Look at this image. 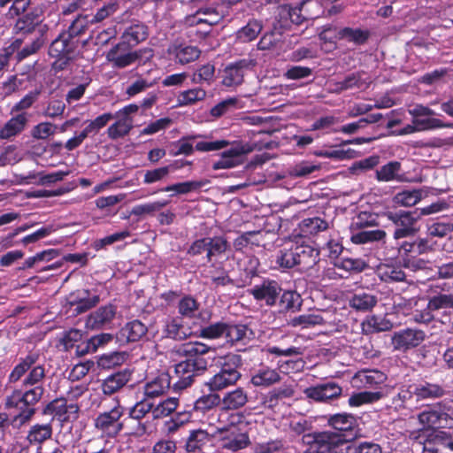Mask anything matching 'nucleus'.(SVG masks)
I'll return each instance as SVG.
<instances>
[{"label": "nucleus", "instance_id": "obj_24", "mask_svg": "<svg viewBox=\"0 0 453 453\" xmlns=\"http://www.w3.org/2000/svg\"><path fill=\"white\" fill-rule=\"evenodd\" d=\"M297 267L300 271L312 268L319 261V251L309 244L295 243Z\"/></svg>", "mask_w": 453, "mask_h": 453}, {"label": "nucleus", "instance_id": "obj_49", "mask_svg": "<svg viewBox=\"0 0 453 453\" xmlns=\"http://www.w3.org/2000/svg\"><path fill=\"white\" fill-rule=\"evenodd\" d=\"M52 435V426L50 424H35L28 431L27 440L31 445L42 444L50 439Z\"/></svg>", "mask_w": 453, "mask_h": 453}, {"label": "nucleus", "instance_id": "obj_23", "mask_svg": "<svg viewBox=\"0 0 453 453\" xmlns=\"http://www.w3.org/2000/svg\"><path fill=\"white\" fill-rule=\"evenodd\" d=\"M413 384L403 385L398 393L392 397L391 407L395 411L411 410L418 403Z\"/></svg>", "mask_w": 453, "mask_h": 453}, {"label": "nucleus", "instance_id": "obj_47", "mask_svg": "<svg viewBox=\"0 0 453 453\" xmlns=\"http://www.w3.org/2000/svg\"><path fill=\"white\" fill-rule=\"evenodd\" d=\"M118 120L112 123L106 130L108 137L118 140L127 135L133 129V119L117 117Z\"/></svg>", "mask_w": 453, "mask_h": 453}, {"label": "nucleus", "instance_id": "obj_38", "mask_svg": "<svg viewBox=\"0 0 453 453\" xmlns=\"http://www.w3.org/2000/svg\"><path fill=\"white\" fill-rule=\"evenodd\" d=\"M148 36V27L143 23L138 22L127 27L120 38L126 41L127 44L135 47L147 40Z\"/></svg>", "mask_w": 453, "mask_h": 453}, {"label": "nucleus", "instance_id": "obj_2", "mask_svg": "<svg viewBox=\"0 0 453 453\" xmlns=\"http://www.w3.org/2000/svg\"><path fill=\"white\" fill-rule=\"evenodd\" d=\"M214 351L215 348L198 341L180 344L176 353L183 359L174 365L176 380L173 382V390L181 391L191 387L196 379L207 371L205 355Z\"/></svg>", "mask_w": 453, "mask_h": 453}, {"label": "nucleus", "instance_id": "obj_16", "mask_svg": "<svg viewBox=\"0 0 453 453\" xmlns=\"http://www.w3.org/2000/svg\"><path fill=\"white\" fill-rule=\"evenodd\" d=\"M80 407L77 403L67 404L64 397L50 401L42 410L44 415H53L62 422L75 421L79 418Z\"/></svg>", "mask_w": 453, "mask_h": 453}, {"label": "nucleus", "instance_id": "obj_13", "mask_svg": "<svg viewBox=\"0 0 453 453\" xmlns=\"http://www.w3.org/2000/svg\"><path fill=\"white\" fill-rule=\"evenodd\" d=\"M282 292L280 284L273 279H264L260 284L248 289V293L257 302H264L266 306L273 307L277 304L279 296Z\"/></svg>", "mask_w": 453, "mask_h": 453}, {"label": "nucleus", "instance_id": "obj_18", "mask_svg": "<svg viewBox=\"0 0 453 453\" xmlns=\"http://www.w3.org/2000/svg\"><path fill=\"white\" fill-rule=\"evenodd\" d=\"M426 338L422 330L406 328L394 334L392 343L398 350H407L418 346Z\"/></svg>", "mask_w": 453, "mask_h": 453}, {"label": "nucleus", "instance_id": "obj_46", "mask_svg": "<svg viewBox=\"0 0 453 453\" xmlns=\"http://www.w3.org/2000/svg\"><path fill=\"white\" fill-rule=\"evenodd\" d=\"M209 183L208 180H188L184 182L168 185L161 189L164 192H174L175 195H186L193 191H198L200 188Z\"/></svg>", "mask_w": 453, "mask_h": 453}, {"label": "nucleus", "instance_id": "obj_48", "mask_svg": "<svg viewBox=\"0 0 453 453\" xmlns=\"http://www.w3.org/2000/svg\"><path fill=\"white\" fill-rule=\"evenodd\" d=\"M200 308V303L191 295L182 296L177 304L178 313L181 319H193Z\"/></svg>", "mask_w": 453, "mask_h": 453}, {"label": "nucleus", "instance_id": "obj_43", "mask_svg": "<svg viewBox=\"0 0 453 453\" xmlns=\"http://www.w3.org/2000/svg\"><path fill=\"white\" fill-rule=\"evenodd\" d=\"M299 228L303 236L311 237L326 231L328 228V223L319 217L308 218L299 224Z\"/></svg>", "mask_w": 453, "mask_h": 453}, {"label": "nucleus", "instance_id": "obj_9", "mask_svg": "<svg viewBox=\"0 0 453 453\" xmlns=\"http://www.w3.org/2000/svg\"><path fill=\"white\" fill-rule=\"evenodd\" d=\"M418 420L423 429L429 432L450 427L453 423L446 406L441 403L427 406L418 415Z\"/></svg>", "mask_w": 453, "mask_h": 453}, {"label": "nucleus", "instance_id": "obj_52", "mask_svg": "<svg viewBox=\"0 0 453 453\" xmlns=\"http://www.w3.org/2000/svg\"><path fill=\"white\" fill-rule=\"evenodd\" d=\"M165 336L175 341H182L188 337L184 331L182 319L180 317L172 318L167 320L164 328Z\"/></svg>", "mask_w": 453, "mask_h": 453}, {"label": "nucleus", "instance_id": "obj_1", "mask_svg": "<svg viewBox=\"0 0 453 453\" xmlns=\"http://www.w3.org/2000/svg\"><path fill=\"white\" fill-rule=\"evenodd\" d=\"M326 424L334 431L313 432L303 436L305 449L302 453H335L357 437V418L348 412L325 416Z\"/></svg>", "mask_w": 453, "mask_h": 453}, {"label": "nucleus", "instance_id": "obj_3", "mask_svg": "<svg viewBox=\"0 0 453 453\" xmlns=\"http://www.w3.org/2000/svg\"><path fill=\"white\" fill-rule=\"evenodd\" d=\"M252 424L242 412L231 414L228 424L217 430L220 447L232 452L248 448L251 444L250 432Z\"/></svg>", "mask_w": 453, "mask_h": 453}, {"label": "nucleus", "instance_id": "obj_64", "mask_svg": "<svg viewBox=\"0 0 453 453\" xmlns=\"http://www.w3.org/2000/svg\"><path fill=\"white\" fill-rule=\"evenodd\" d=\"M453 232V223L448 221H435L427 226V235L431 237L443 238Z\"/></svg>", "mask_w": 453, "mask_h": 453}, {"label": "nucleus", "instance_id": "obj_12", "mask_svg": "<svg viewBox=\"0 0 453 453\" xmlns=\"http://www.w3.org/2000/svg\"><path fill=\"white\" fill-rule=\"evenodd\" d=\"M153 55L152 49L142 48L122 55H117L116 50L108 51L106 59L113 67L123 69L135 63H138V65H144L153 58Z\"/></svg>", "mask_w": 453, "mask_h": 453}, {"label": "nucleus", "instance_id": "obj_10", "mask_svg": "<svg viewBox=\"0 0 453 453\" xmlns=\"http://www.w3.org/2000/svg\"><path fill=\"white\" fill-rule=\"evenodd\" d=\"M387 219L395 226L393 238L395 241L414 237L418 228L416 226L417 219L411 211H398L385 212Z\"/></svg>", "mask_w": 453, "mask_h": 453}, {"label": "nucleus", "instance_id": "obj_58", "mask_svg": "<svg viewBox=\"0 0 453 453\" xmlns=\"http://www.w3.org/2000/svg\"><path fill=\"white\" fill-rule=\"evenodd\" d=\"M227 323L218 321L205 326H202L199 330V336L203 339L216 340L223 335L226 337Z\"/></svg>", "mask_w": 453, "mask_h": 453}, {"label": "nucleus", "instance_id": "obj_39", "mask_svg": "<svg viewBox=\"0 0 453 453\" xmlns=\"http://www.w3.org/2000/svg\"><path fill=\"white\" fill-rule=\"evenodd\" d=\"M428 309L433 311L453 309V294L431 289L427 294Z\"/></svg>", "mask_w": 453, "mask_h": 453}, {"label": "nucleus", "instance_id": "obj_61", "mask_svg": "<svg viewBox=\"0 0 453 453\" xmlns=\"http://www.w3.org/2000/svg\"><path fill=\"white\" fill-rule=\"evenodd\" d=\"M42 90L35 88L26 94L19 102H17L11 109V114L27 112L34 104L38 100Z\"/></svg>", "mask_w": 453, "mask_h": 453}, {"label": "nucleus", "instance_id": "obj_22", "mask_svg": "<svg viewBox=\"0 0 453 453\" xmlns=\"http://www.w3.org/2000/svg\"><path fill=\"white\" fill-rule=\"evenodd\" d=\"M369 29L361 27H344L334 29V38L338 41H345L356 46L365 44L371 37Z\"/></svg>", "mask_w": 453, "mask_h": 453}, {"label": "nucleus", "instance_id": "obj_20", "mask_svg": "<svg viewBox=\"0 0 453 453\" xmlns=\"http://www.w3.org/2000/svg\"><path fill=\"white\" fill-rule=\"evenodd\" d=\"M341 386L335 382H327L315 387H310L305 390L307 397L317 402H326L338 398L342 395Z\"/></svg>", "mask_w": 453, "mask_h": 453}, {"label": "nucleus", "instance_id": "obj_36", "mask_svg": "<svg viewBox=\"0 0 453 453\" xmlns=\"http://www.w3.org/2000/svg\"><path fill=\"white\" fill-rule=\"evenodd\" d=\"M248 401V392L243 388L238 387L224 395L222 404L226 410L235 411L245 406Z\"/></svg>", "mask_w": 453, "mask_h": 453}, {"label": "nucleus", "instance_id": "obj_21", "mask_svg": "<svg viewBox=\"0 0 453 453\" xmlns=\"http://www.w3.org/2000/svg\"><path fill=\"white\" fill-rule=\"evenodd\" d=\"M132 379V372L128 369L114 372L103 380L101 389L104 395L111 396L123 388Z\"/></svg>", "mask_w": 453, "mask_h": 453}, {"label": "nucleus", "instance_id": "obj_28", "mask_svg": "<svg viewBox=\"0 0 453 453\" xmlns=\"http://www.w3.org/2000/svg\"><path fill=\"white\" fill-rule=\"evenodd\" d=\"M375 178L379 182L405 180L404 174L402 173V164L398 161H389L376 170Z\"/></svg>", "mask_w": 453, "mask_h": 453}, {"label": "nucleus", "instance_id": "obj_45", "mask_svg": "<svg viewBox=\"0 0 453 453\" xmlns=\"http://www.w3.org/2000/svg\"><path fill=\"white\" fill-rule=\"evenodd\" d=\"M387 379L384 372L378 370H366L358 372L355 380H357L365 388H373L382 384Z\"/></svg>", "mask_w": 453, "mask_h": 453}, {"label": "nucleus", "instance_id": "obj_42", "mask_svg": "<svg viewBox=\"0 0 453 453\" xmlns=\"http://www.w3.org/2000/svg\"><path fill=\"white\" fill-rule=\"evenodd\" d=\"M377 273L380 279L384 282H401L406 279V274L400 265L381 264Z\"/></svg>", "mask_w": 453, "mask_h": 453}, {"label": "nucleus", "instance_id": "obj_14", "mask_svg": "<svg viewBox=\"0 0 453 453\" xmlns=\"http://www.w3.org/2000/svg\"><path fill=\"white\" fill-rule=\"evenodd\" d=\"M166 51L169 59L180 65H186L196 61L202 54V50L197 46L180 41L173 42Z\"/></svg>", "mask_w": 453, "mask_h": 453}, {"label": "nucleus", "instance_id": "obj_31", "mask_svg": "<svg viewBox=\"0 0 453 453\" xmlns=\"http://www.w3.org/2000/svg\"><path fill=\"white\" fill-rule=\"evenodd\" d=\"M412 384L418 403L423 400L440 398L446 394L445 388L438 383L421 381Z\"/></svg>", "mask_w": 453, "mask_h": 453}, {"label": "nucleus", "instance_id": "obj_63", "mask_svg": "<svg viewBox=\"0 0 453 453\" xmlns=\"http://www.w3.org/2000/svg\"><path fill=\"white\" fill-rule=\"evenodd\" d=\"M82 335L81 330L71 328L63 333L62 336L58 339V346H62L64 351H69L75 346V343L81 341Z\"/></svg>", "mask_w": 453, "mask_h": 453}, {"label": "nucleus", "instance_id": "obj_34", "mask_svg": "<svg viewBox=\"0 0 453 453\" xmlns=\"http://www.w3.org/2000/svg\"><path fill=\"white\" fill-rule=\"evenodd\" d=\"M277 304L280 312H296L300 311L303 299L296 290H283L280 293Z\"/></svg>", "mask_w": 453, "mask_h": 453}, {"label": "nucleus", "instance_id": "obj_33", "mask_svg": "<svg viewBox=\"0 0 453 453\" xmlns=\"http://www.w3.org/2000/svg\"><path fill=\"white\" fill-rule=\"evenodd\" d=\"M70 173L69 171H58L51 173H44V172L35 173L31 172L27 175H20V183L21 184H32L35 183L38 179V183L50 184L62 180L65 176Z\"/></svg>", "mask_w": 453, "mask_h": 453}, {"label": "nucleus", "instance_id": "obj_26", "mask_svg": "<svg viewBox=\"0 0 453 453\" xmlns=\"http://www.w3.org/2000/svg\"><path fill=\"white\" fill-rule=\"evenodd\" d=\"M212 439L213 436L206 430H191L186 439L184 449L188 453L202 452Z\"/></svg>", "mask_w": 453, "mask_h": 453}, {"label": "nucleus", "instance_id": "obj_7", "mask_svg": "<svg viewBox=\"0 0 453 453\" xmlns=\"http://www.w3.org/2000/svg\"><path fill=\"white\" fill-rule=\"evenodd\" d=\"M155 403L149 399H142L128 409V415L124 418L128 434L142 437L148 433L150 422L143 419L153 411Z\"/></svg>", "mask_w": 453, "mask_h": 453}, {"label": "nucleus", "instance_id": "obj_4", "mask_svg": "<svg viewBox=\"0 0 453 453\" xmlns=\"http://www.w3.org/2000/svg\"><path fill=\"white\" fill-rule=\"evenodd\" d=\"M44 391L42 385L30 387L25 391L14 389L5 398L4 409L15 410L16 414L13 416V421L25 424L35 414V405L40 402Z\"/></svg>", "mask_w": 453, "mask_h": 453}, {"label": "nucleus", "instance_id": "obj_59", "mask_svg": "<svg viewBox=\"0 0 453 453\" xmlns=\"http://www.w3.org/2000/svg\"><path fill=\"white\" fill-rule=\"evenodd\" d=\"M127 354L125 351H113L102 355L97 365L102 369H111L121 365L127 359Z\"/></svg>", "mask_w": 453, "mask_h": 453}, {"label": "nucleus", "instance_id": "obj_19", "mask_svg": "<svg viewBox=\"0 0 453 453\" xmlns=\"http://www.w3.org/2000/svg\"><path fill=\"white\" fill-rule=\"evenodd\" d=\"M173 378L168 372H163L147 381L144 385V398L152 400L165 395L171 388Z\"/></svg>", "mask_w": 453, "mask_h": 453}, {"label": "nucleus", "instance_id": "obj_56", "mask_svg": "<svg viewBox=\"0 0 453 453\" xmlns=\"http://www.w3.org/2000/svg\"><path fill=\"white\" fill-rule=\"evenodd\" d=\"M275 263L283 269L297 267L295 243H292L289 248L280 250L276 256Z\"/></svg>", "mask_w": 453, "mask_h": 453}, {"label": "nucleus", "instance_id": "obj_37", "mask_svg": "<svg viewBox=\"0 0 453 453\" xmlns=\"http://www.w3.org/2000/svg\"><path fill=\"white\" fill-rule=\"evenodd\" d=\"M40 354L38 352H29L25 357H21L9 374V382L15 383L19 381L37 363Z\"/></svg>", "mask_w": 453, "mask_h": 453}, {"label": "nucleus", "instance_id": "obj_41", "mask_svg": "<svg viewBox=\"0 0 453 453\" xmlns=\"http://www.w3.org/2000/svg\"><path fill=\"white\" fill-rule=\"evenodd\" d=\"M378 303L376 296L365 291L356 292L349 300V306L357 311H371Z\"/></svg>", "mask_w": 453, "mask_h": 453}, {"label": "nucleus", "instance_id": "obj_60", "mask_svg": "<svg viewBox=\"0 0 453 453\" xmlns=\"http://www.w3.org/2000/svg\"><path fill=\"white\" fill-rule=\"evenodd\" d=\"M260 231H248L234 240L233 246L235 251L242 252L248 246H259L260 241L257 238Z\"/></svg>", "mask_w": 453, "mask_h": 453}, {"label": "nucleus", "instance_id": "obj_6", "mask_svg": "<svg viewBox=\"0 0 453 453\" xmlns=\"http://www.w3.org/2000/svg\"><path fill=\"white\" fill-rule=\"evenodd\" d=\"M125 414V407L119 404L110 411L100 412L94 419V427L107 438H116L127 428V424L121 418Z\"/></svg>", "mask_w": 453, "mask_h": 453}, {"label": "nucleus", "instance_id": "obj_57", "mask_svg": "<svg viewBox=\"0 0 453 453\" xmlns=\"http://www.w3.org/2000/svg\"><path fill=\"white\" fill-rule=\"evenodd\" d=\"M221 402L219 395L212 392L197 398L194 403L193 411L205 413L218 406Z\"/></svg>", "mask_w": 453, "mask_h": 453}, {"label": "nucleus", "instance_id": "obj_30", "mask_svg": "<svg viewBox=\"0 0 453 453\" xmlns=\"http://www.w3.org/2000/svg\"><path fill=\"white\" fill-rule=\"evenodd\" d=\"M78 42V40H71L62 32L51 42L48 53L50 57L74 54Z\"/></svg>", "mask_w": 453, "mask_h": 453}, {"label": "nucleus", "instance_id": "obj_11", "mask_svg": "<svg viewBox=\"0 0 453 453\" xmlns=\"http://www.w3.org/2000/svg\"><path fill=\"white\" fill-rule=\"evenodd\" d=\"M257 64V59L251 57L241 58L230 63L223 71V85L226 87L241 85L243 82L246 73L251 71Z\"/></svg>", "mask_w": 453, "mask_h": 453}, {"label": "nucleus", "instance_id": "obj_32", "mask_svg": "<svg viewBox=\"0 0 453 453\" xmlns=\"http://www.w3.org/2000/svg\"><path fill=\"white\" fill-rule=\"evenodd\" d=\"M244 150L242 146L232 147L222 152L220 158L212 165L213 170L229 169L241 165Z\"/></svg>", "mask_w": 453, "mask_h": 453}, {"label": "nucleus", "instance_id": "obj_15", "mask_svg": "<svg viewBox=\"0 0 453 453\" xmlns=\"http://www.w3.org/2000/svg\"><path fill=\"white\" fill-rule=\"evenodd\" d=\"M422 450L423 453H453V434L443 430L429 432Z\"/></svg>", "mask_w": 453, "mask_h": 453}, {"label": "nucleus", "instance_id": "obj_35", "mask_svg": "<svg viewBox=\"0 0 453 453\" xmlns=\"http://www.w3.org/2000/svg\"><path fill=\"white\" fill-rule=\"evenodd\" d=\"M295 394V390L291 386H282L274 388L268 391L262 398V403L265 407L273 410L284 399L291 398Z\"/></svg>", "mask_w": 453, "mask_h": 453}, {"label": "nucleus", "instance_id": "obj_44", "mask_svg": "<svg viewBox=\"0 0 453 453\" xmlns=\"http://www.w3.org/2000/svg\"><path fill=\"white\" fill-rule=\"evenodd\" d=\"M263 28L262 22L256 19H251L248 23L236 32V39L241 42H250L255 40L261 33Z\"/></svg>", "mask_w": 453, "mask_h": 453}, {"label": "nucleus", "instance_id": "obj_55", "mask_svg": "<svg viewBox=\"0 0 453 453\" xmlns=\"http://www.w3.org/2000/svg\"><path fill=\"white\" fill-rule=\"evenodd\" d=\"M386 235V232L381 229L360 230L353 234L350 240L355 244H365L382 241Z\"/></svg>", "mask_w": 453, "mask_h": 453}, {"label": "nucleus", "instance_id": "obj_62", "mask_svg": "<svg viewBox=\"0 0 453 453\" xmlns=\"http://www.w3.org/2000/svg\"><path fill=\"white\" fill-rule=\"evenodd\" d=\"M44 41L42 37H37L30 43L25 45L22 49H19L14 55V59L17 63L22 62L24 59L32 55L36 54L43 46Z\"/></svg>", "mask_w": 453, "mask_h": 453}, {"label": "nucleus", "instance_id": "obj_54", "mask_svg": "<svg viewBox=\"0 0 453 453\" xmlns=\"http://www.w3.org/2000/svg\"><path fill=\"white\" fill-rule=\"evenodd\" d=\"M384 396L380 391H362L358 393H353L349 400L348 403L350 407H359L364 404L372 403L378 402Z\"/></svg>", "mask_w": 453, "mask_h": 453}, {"label": "nucleus", "instance_id": "obj_27", "mask_svg": "<svg viewBox=\"0 0 453 453\" xmlns=\"http://www.w3.org/2000/svg\"><path fill=\"white\" fill-rule=\"evenodd\" d=\"M281 377L276 369L262 366L256 370L250 378V383L257 388H269L279 383Z\"/></svg>", "mask_w": 453, "mask_h": 453}, {"label": "nucleus", "instance_id": "obj_51", "mask_svg": "<svg viewBox=\"0 0 453 453\" xmlns=\"http://www.w3.org/2000/svg\"><path fill=\"white\" fill-rule=\"evenodd\" d=\"M215 77V66L211 64H205L196 68L191 75V82L201 86H210Z\"/></svg>", "mask_w": 453, "mask_h": 453}, {"label": "nucleus", "instance_id": "obj_50", "mask_svg": "<svg viewBox=\"0 0 453 453\" xmlns=\"http://www.w3.org/2000/svg\"><path fill=\"white\" fill-rule=\"evenodd\" d=\"M206 96L207 92L202 87L181 91L177 96L178 105H193L198 102L203 101L206 98Z\"/></svg>", "mask_w": 453, "mask_h": 453}, {"label": "nucleus", "instance_id": "obj_25", "mask_svg": "<svg viewBox=\"0 0 453 453\" xmlns=\"http://www.w3.org/2000/svg\"><path fill=\"white\" fill-rule=\"evenodd\" d=\"M27 112L17 113L12 116L0 129V139L9 140L21 134L28 123Z\"/></svg>", "mask_w": 453, "mask_h": 453}, {"label": "nucleus", "instance_id": "obj_8", "mask_svg": "<svg viewBox=\"0 0 453 453\" xmlns=\"http://www.w3.org/2000/svg\"><path fill=\"white\" fill-rule=\"evenodd\" d=\"M230 248V243L223 235L203 237L194 241L187 250V255L198 257L205 253L206 261L211 262L214 257H219Z\"/></svg>", "mask_w": 453, "mask_h": 453}, {"label": "nucleus", "instance_id": "obj_40", "mask_svg": "<svg viewBox=\"0 0 453 453\" xmlns=\"http://www.w3.org/2000/svg\"><path fill=\"white\" fill-rule=\"evenodd\" d=\"M115 313L116 308L113 305L101 306L88 316L87 325L91 328H100L104 324L111 321Z\"/></svg>", "mask_w": 453, "mask_h": 453}, {"label": "nucleus", "instance_id": "obj_17", "mask_svg": "<svg viewBox=\"0 0 453 453\" xmlns=\"http://www.w3.org/2000/svg\"><path fill=\"white\" fill-rule=\"evenodd\" d=\"M148 327L139 319L125 324L115 334L116 342L124 346L129 342H136L146 335Z\"/></svg>", "mask_w": 453, "mask_h": 453}, {"label": "nucleus", "instance_id": "obj_29", "mask_svg": "<svg viewBox=\"0 0 453 453\" xmlns=\"http://www.w3.org/2000/svg\"><path fill=\"white\" fill-rule=\"evenodd\" d=\"M253 336V331L247 325L227 323L226 340L231 346L239 342L246 344Z\"/></svg>", "mask_w": 453, "mask_h": 453}, {"label": "nucleus", "instance_id": "obj_53", "mask_svg": "<svg viewBox=\"0 0 453 453\" xmlns=\"http://www.w3.org/2000/svg\"><path fill=\"white\" fill-rule=\"evenodd\" d=\"M83 293L84 296L79 299L70 301V305L73 308V311L75 315L88 311L99 303V296L97 295L90 296L88 290H84Z\"/></svg>", "mask_w": 453, "mask_h": 453}, {"label": "nucleus", "instance_id": "obj_5", "mask_svg": "<svg viewBox=\"0 0 453 453\" xmlns=\"http://www.w3.org/2000/svg\"><path fill=\"white\" fill-rule=\"evenodd\" d=\"M243 360L241 355L227 353L219 357L217 366L219 371L206 382L211 392H218L235 385L242 378L241 368Z\"/></svg>", "mask_w": 453, "mask_h": 453}]
</instances>
